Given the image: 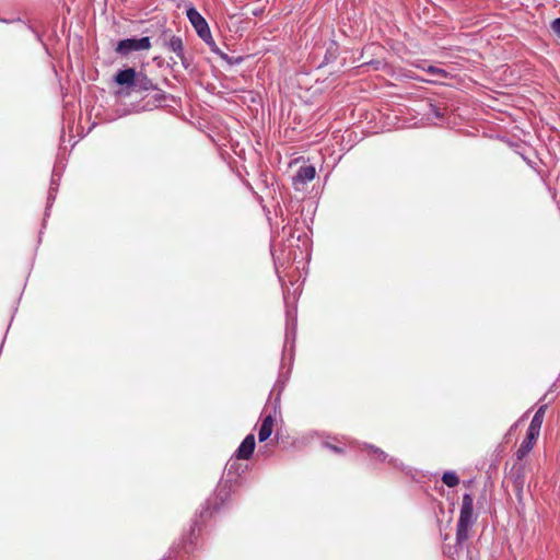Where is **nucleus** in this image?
Instances as JSON below:
<instances>
[{
    "instance_id": "17",
    "label": "nucleus",
    "mask_w": 560,
    "mask_h": 560,
    "mask_svg": "<svg viewBox=\"0 0 560 560\" xmlns=\"http://www.w3.org/2000/svg\"><path fill=\"white\" fill-rule=\"evenodd\" d=\"M551 28L553 33L560 37V18L553 20V22L551 23Z\"/></svg>"
},
{
    "instance_id": "12",
    "label": "nucleus",
    "mask_w": 560,
    "mask_h": 560,
    "mask_svg": "<svg viewBox=\"0 0 560 560\" xmlns=\"http://www.w3.org/2000/svg\"><path fill=\"white\" fill-rule=\"evenodd\" d=\"M546 409H547L546 405H542L538 408V410L535 412L527 430L540 434V429L542 425Z\"/></svg>"
},
{
    "instance_id": "1",
    "label": "nucleus",
    "mask_w": 560,
    "mask_h": 560,
    "mask_svg": "<svg viewBox=\"0 0 560 560\" xmlns=\"http://www.w3.org/2000/svg\"><path fill=\"white\" fill-rule=\"evenodd\" d=\"M116 84L126 89V94L132 92L141 93L150 90H156L152 80L142 71H137L135 68H126L118 70L114 77Z\"/></svg>"
},
{
    "instance_id": "18",
    "label": "nucleus",
    "mask_w": 560,
    "mask_h": 560,
    "mask_svg": "<svg viewBox=\"0 0 560 560\" xmlns=\"http://www.w3.org/2000/svg\"><path fill=\"white\" fill-rule=\"evenodd\" d=\"M156 91H158V93L154 95L155 101L159 102V103L165 101V98H166L165 93L162 90H159V89H156Z\"/></svg>"
},
{
    "instance_id": "16",
    "label": "nucleus",
    "mask_w": 560,
    "mask_h": 560,
    "mask_svg": "<svg viewBox=\"0 0 560 560\" xmlns=\"http://www.w3.org/2000/svg\"><path fill=\"white\" fill-rule=\"evenodd\" d=\"M430 112L436 117V118H443L444 117V107L430 104Z\"/></svg>"
},
{
    "instance_id": "19",
    "label": "nucleus",
    "mask_w": 560,
    "mask_h": 560,
    "mask_svg": "<svg viewBox=\"0 0 560 560\" xmlns=\"http://www.w3.org/2000/svg\"><path fill=\"white\" fill-rule=\"evenodd\" d=\"M329 448L332 450L336 453H342V450L335 445H329Z\"/></svg>"
},
{
    "instance_id": "3",
    "label": "nucleus",
    "mask_w": 560,
    "mask_h": 560,
    "mask_svg": "<svg viewBox=\"0 0 560 560\" xmlns=\"http://www.w3.org/2000/svg\"><path fill=\"white\" fill-rule=\"evenodd\" d=\"M155 43L156 45L174 52L185 69L189 68V61L184 51L183 39L182 37L174 35L172 30L163 27L155 39Z\"/></svg>"
},
{
    "instance_id": "2",
    "label": "nucleus",
    "mask_w": 560,
    "mask_h": 560,
    "mask_svg": "<svg viewBox=\"0 0 560 560\" xmlns=\"http://www.w3.org/2000/svg\"><path fill=\"white\" fill-rule=\"evenodd\" d=\"M474 522V498L470 493H465L456 528L457 545H462L468 539V529L472 526Z\"/></svg>"
},
{
    "instance_id": "15",
    "label": "nucleus",
    "mask_w": 560,
    "mask_h": 560,
    "mask_svg": "<svg viewBox=\"0 0 560 560\" xmlns=\"http://www.w3.org/2000/svg\"><path fill=\"white\" fill-rule=\"evenodd\" d=\"M365 450L368 451L369 455L372 456V458L378 462H384L387 457V454L384 451L373 445H368Z\"/></svg>"
},
{
    "instance_id": "13",
    "label": "nucleus",
    "mask_w": 560,
    "mask_h": 560,
    "mask_svg": "<svg viewBox=\"0 0 560 560\" xmlns=\"http://www.w3.org/2000/svg\"><path fill=\"white\" fill-rule=\"evenodd\" d=\"M234 483H230V481H226L225 478L222 477L221 481L218 485L217 488V499L220 500L221 504H223L232 492V487Z\"/></svg>"
},
{
    "instance_id": "5",
    "label": "nucleus",
    "mask_w": 560,
    "mask_h": 560,
    "mask_svg": "<svg viewBox=\"0 0 560 560\" xmlns=\"http://www.w3.org/2000/svg\"><path fill=\"white\" fill-rule=\"evenodd\" d=\"M151 39L148 36L141 38H125L117 43L115 51L120 56H128L132 51L149 50Z\"/></svg>"
},
{
    "instance_id": "11",
    "label": "nucleus",
    "mask_w": 560,
    "mask_h": 560,
    "mask_svg": "<svg viewBox=\"0 0 560 560\" xmlns=\"http://www.w3.org/2000/svg\"><path fill=\"white\" fill-rule=\"evenodd\" d=\"M273 423L275 418L272 415H268L267 417L264 418L258 432L259 442H265L270 438L273 430Z\"/></svg>"
},
{
    "instance_id": "7",
    "label": "nucleus",
    "mask_w": 560,
    "mask_h": 560,
    "mask_svg": "<svg viewBox=\"0 0 560 560\" xmlns=\"http://www.w3.org/2000/svg\"><path fill=\"white\" fill-rule=\"evenodd\" d=\"M538 438V433L527 430L525 439L523 440L518 450L516 451V458L518 460H522L530 453Z\"/></svg>"
},
{
    "instance_id": "8",
    "label": "nucleus",
    "mask_w": 560,
    "mask_h": 560,
    "mask_svg": "<svg viewBox=\"0 0 560 560\" xmlns=\"http://www.w3.org/2000/svg\"><path fill=\"white\" fill-rule=\"evenodd\" d=\"M255 436L253 434H248L241 445L235 451L236 459H249L255 451Z\"/></svg>"
},
{
    "instance_id": "10",
    "label": "nucleus",
    "mask_w": 560,
    "mask_h": 560,
    "mask_svg": "<svg viewBox=\"0 0 560 560\" xmlns=\"http://www.w3.org/2000/svg\"><path fill=\"white\" fill-rule=\"evenodd\" d=\"M511 478L517 492H521L525 483V467L524 465H514L511 469Z\"/></svg>"
},
{
    "instance_id": "4",
    "label": "nucleus",
    "mask_w": 560,
    "mask_h": 560,
    "mask_svg": "<svg viewBox=\"0 0 560 560\" xmlns=\"http://www.w3.org/2000/svg\"><path fill=\"white\" fill-rule=\"evenodd\" d=\"M187 18L196 30L198 36L211 48V50L220 52L205 18L194 7L187 10Z\"/></svg>"
},
{
    "instance_id": "9",
    "label": "nucleus",
    "mask_w": 560,
    "mask_h": 560,
    "mask_svg": "<svg viewBox=\"0 0 560 560\" xmlns=\"http://www.w3.org/2000/svg\"><path fill=\"white\" fill-rule=\"evenodd\" d=\"M316 171L313 165H304L299 168L296 174L293 176V184L296 189L299 185H305L315 177Z\"/></svg>"
},
{
    "instance_id": "14",
    "label": "nucleus",
    "mask_w": 560,
    "mask_h": 560,
    "mask_svg": "<svg viewBox=\"0 0 560 560\" xmlns=\"http://www.w3.org/2000/svg\"><path fill=\"white\" fill-rule=\"evenodd\" d=\"M442 481L450 488H454L459 483V478L454 471H445Z\"/></svg>"
},
{
    "instance_id": "6",
    "label": "nucleus",
    "mask_w": 560,
    "mask_h": 560,
    "mask_svg": "<svg viewBox=\"0 0 560 560\" xmlns=\"http://www.w3.org/2000/svg\"><path fill=\"white\" fill-rule=\"evenodd\" d=\"M246 469L247 465L240 464L238 459L234 456L228 460L223 478H225L226 481H230V483H237L240 477L246 471Z\"/></svg>"
}]
</instances>
